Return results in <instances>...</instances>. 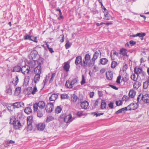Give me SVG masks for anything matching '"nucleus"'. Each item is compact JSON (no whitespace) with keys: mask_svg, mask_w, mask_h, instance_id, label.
Wrapping results in <instances>:
<instances>
[{"mask_svg":"<svg viewBox=\"0 0 149 149\" xmlns=\"http://www.w3.org/2000/svg\"><path fill=\"white\" fill-rule=\"evenodd\" d=\"M34 72L36 74L34 76V81L36 84L39 81L40 78V74L41 72L40 67H38L35 68L34 69Z\"/></svg>","mask_w":149,"mask_h":149,"instance_id":"f257e3e1","label":"nucleus"},{"mask_svg":"<svg viewBox=\"0 0 149 149\" xmlns=\"http://www.w3.org/2000/svg\"><path fill=\"white\" fill-rule=\"evenodd\" d=\"M91 56L88 54H86L84 59L83 61V63H81V65L82 66L86 67L87 65L88 67L93 66L94 65H89L90 63L91 62Z\"/></svg>","mask_w":149,"mask_h":149,"instance_id":"f03ea898","label":"nucleus"},{"mask_svg":"<svg viewBox=\"0 0 149 149\" xmlns=\"http://www.w3.org/2000/svg\"><path fill=\"white\" fill-rule=\"evenodd\" d=\"M77 79L76 78H75L71 81H67L65 84V86L68 88H71L75 85L77 84Z\"/></svg>","mask_w":149,"mask_h":149,"instance_id":"7ed1b4c3","label":"nucleus"},{"mask_svg":"<svg viewBox=\"0 0 149 149\" xmlns=\"http://www.w3.org/2000/svg\"><path fill=\"white\" fill-rule=\"evenodd\" d=\"M101 53L100 50H99L96 51L93 54L92 58L91 60L89 65H94L95 61L97 59L99 55H101Z\"/></svg>","mask_w":149,"mask_h":149,"instance_id":"20e7f679","label":"nucleus"},{"mask_svg":"<svg viewBox=\"0 0 149 149\" xmlns=\"http://www.w3.org/2000/svg\"><path fill=\"white\" fill-rule=\"evenodd\" d=\"M54 107L53 104L52 103H49L47 104L45 109L47 112H51L53 111Z\"/></svg>","mask_w":149,"mask_h":149,"instance_id":"39448f33","label":"nucleus"},{"mask_svg":"<svg viewBox=\"0 0 149 149\" xmlns=\"http://www.w3.org/2000/svg\"><path fill=\"white\" fill-rule=\"evenodd\" d=\"M13 108L14 109L18 108L20 107H24V103L22 102H16L12 104Z\"/></svg>","mask_w":149,"mask_h":149,"instance_id":"423d86ee","label":"nucleus"},{"mask_svg":"<svg viewBox=\"0 0 149 149\" xmlns=\"http://www.w3.org/2000/svg\"><path fill=\"white\" fill-rule=\"evenodd\" d=\"M30 71V67L28 65H24L21 68V72L24 74H28Z\"/></svg>","mask_w":149,"mask_h":149,"instance_id":"0eeeda50","label":"nucleus"},{"mask_svg":"<svg viewBox=\"0 0 149 149\" xmlns=\"http://www.w3.org/2000/svg\"><path fill=\"white\" fill-rule=\"evenodd\" d=\"M127 107V110H134L138 108L137 104L131 103Z\"/></svg>","mask_w":149,"mask_h":149,"instance_id":"6e6552de","label":"nucleus"},{"mask_svg":"<svg viewBox=\"0 0 149 149\" xmlns=\"http://www.w3.org/2000/svg\"><path fill=\"white\" fill-rule=\"evenodd\" d=\"M13 125L15 129H19L22 127V125L19 121L17 120L15 121H14Z\"/></svg>","mask_w":149,"mask_h":149,"instance_id":"1a4fd4ad","label":"nucleus"},{"mask_svg":"<svg viewBox=\"0 0 149 149\" xmlns=\"http://www.w3.org/2000/svg\"><path fill=\"white\" fill-rule=\"evenodd\" d=\"M73 120V119L72 118L70 114L66 116L64 118V121L66 123H69L72 121Z\"/></svg>","mask_w":149,"mask_h":149,"instance_id":"9d476101","label":"nucleus"},{"mask_svg":"<svg viewBox=\"0 0 149 149\" xmlns=\"http://www.w3.org/2000/svg\"><path fill=\"white\" fill-rule=\"evenodd\" d=\"M37 54V52L36 50H33L31 52L29 56V57L30 59L33 60L35 59Z\"/></svg>","mask_w":149,"mask_h":149,"instance_id":"9b49d317","label":"nucleus"},{"mask_svg":"<svg viewBox=\"0 0 149 149\" xmlns=\"http://www.w3.org/2000/svg\"><path fill=\"white\" fill-rule=\"evenodd\" d=\"M70 62L68 61L65 62L64 63V65L63 67L64 70L66 72H68L69 70L70 67Z\"/></svg>","mask_w":149,"mask_h":149,"instance_id":"f8f14e48","label":"nucleus"},{"mask_svg":"<svg viewBox=\"0 0 149 149\" xmlns=\"http://www.w3.org/2000/svg\"><path fill=\"white\" fill-rule=\"evenodd\" d=\"M134 72L137 75V77L140 75V74H141V72H143V70L142 68L135 67L134 70Z\"/></svg>","mask_w":149,"mask_h":149,"instance_id":"ddd939ff","label":"nucleus"},{"mask_svg":"<svg viewBox=\"0 0 149 149\" xmlns=\"http://www.w3.org/2000/svg\"><path fill=\"white\" fill-rule=\"evenodd\" d=\"M106 77L107 79L111 80L113 78V74L112 72L108 71L106 73Z\"/></svg>","mask_w":149,"mask_h":149,"instance_id":"4468645a","label":"nucleus"},{"mask_svg":"<svg viewBox=\"0 0 149 149\" xmlns=\"http://www.w3.org/2000/svg\"><path fill=\"white\" fill-rule=\"evenodd\" d=\"M81 63H83L82 62V57L81 56H77L76 58L75 61V64L76 65H78Z\"/></svg>","mask_w":149,"mask_h":149,"instance_id":"2eb2a0df","label":"nucleus"},{"mask_svg":"<svg viewBox=\"0 0 149 149\" xmlns=\"http://www.w3.org/2000/svg\"><path fill=\"white\" fill-rule=\"evenodd\" d=\"M127 49L124 48H122L120 51V54L122 55L123 56H128L127 52Z\"/></svg>","mask_w":149,"mask_h":149,"instance_id":"dca6fc26","label":"nucleus"},{"mask_svg":"<svg viewBox=\"0 0 149 149\" xmlns=\"http://www.w3.org/2000/svg\"><path fill=\"white\" fill-rule=\"evenodd\" d=\"M37 127L38 130L42 131L45 128V125L43 123H40L37 125Z\"/></svg>","mask_w":149,"mask_h":149,"instance_id":"f3484780","label":"nucleus"},{"mask_svg":"<svg viewBox=\"0 0 149 149\" xmlns=\"http://www.w3.org/2000/svg\"><path fill=\"white\" fill-rule=\"evenodd\" d=\"M81 106L82 108L86 109L88 106V103L87 101H85L81 103Z\"/></svg>","mask_w":149,"mask_h":149,"instance_id":"a211bd4d","label":"nucleus"},{"mask_svg":"<svg viewBox=\"0 0 149 149\" xmlns=\"http://www.w3.org/2000/svg\"><path fill=\"white\" fill-rule=\"evenodd\" d=\"M58 97V95L56 93H53L49 97V99L50 101H55Z\"/></svg>","mask_w":149,"mask_h":149,"instance_id":"6ab92c4d","label":"nucleus"},{"mask_svg":"<svg viewBox=\"0 0 149 149\" xmlns=\"http://www.w3.org/2000/svg\"><path fill=\"white\" fill-rule=\"evenodd\" d=\"M39 109H43L45 107V104L43 101H39L38 103Z\"/></svg>","mask_w":149,"mask_h":149,"instance_id":"aec40b11","label":"nucleus"},{"mask_svg":"<svg viewBox=\"0 0 149 149\" xmlns=\"http://www.w3.org/2000/svg\"><path fill=\"white\" fill-rule=\"evenodd\" d=\"M136 95V92L134 90L132 89L130 91L129 93V95L130 97L133 98Z\"/></svg>","mask_w":149,"mask_h":149,"instance_id":"412c9836","label":"nucleus"},{"mask_svg":"<svg viewBox=\"0 0 149 149\" xmlns=\"http://www.w3.org/2000/svg\"><path fill=\"white\" fill-rule=\"evenodd\" d=\"M36 61L33 60L31 61L29 63V65L30 68H34L36 65Z\"/></svg>","mask_w":149,"mask_h":149,"instance_id":"4be33fe9","label":"nucleus"},{"mask_svg":"<svg viewBox=\"0 0 149 149\" xmlns=\"http://www.w3.org/2000/svg\"><path fill=\"white\" fill-rule=\"evenodd\" d=\"M127 107H125L124 108H121L118 111H116V114H118L119 113H122L123 112H124L125 111H127Z\"/></svg>","mask_w":149,"mask_h":149,"instance_id":"5701e85b","label":"nucleus"},{"mask_svg":"<svg viewBox=\"0 0 149 149\" xmlns=\"http://www.w3.org/2000/svg\"><path fill=\"white\" fill-rule=\"evenodd\" d=\"M108 61V60L105 58H102L100 60V63L102 65L106 64Z\"/></svg>","mask_w":149,"mask_h":149,"instance_id":"b1692460","label":"nucleus"},{"mask_svg":"<svg viewBox=\"0 0 149 149\" xmlns=\"http://www.w3.org/2000/svg\"><path fill=\"white\" fill-rule=\"evenodd\" d=\"M144 95L143 94H140L138 97L137 98V101L138 102H141V101H143L144 100Z\"/></svg>","mask_w":149,"mask_h":149,"instance_id":"393cba45","label":"nucleus"},{"mask_svg":"<svg viewBox=\"0 0 149 149\" xmlns=\"http://www.w3.org/2000/svg\"><path fill=\"white\" fill-rule=\"evenodd\" d=\"M107 107V104L105 101L102 100L101 104V109H106Z\"/></svg>","mask_w":149,"mask_h":149,"instance_id":"a878e982","label":"nucleus"},{"mask_svg":"<svg viewBox=\"0 0 149 149\" xmlns=\"http://www.w3.org/2000/svg\"><path fill=\"white\" fill-rule=\"evenodd\" d=\"M24 111L26 114H29L32 112V110L31 107H26L25 108Z\"/></svg>","mask_w":149,"mask_h":149,"instance_id":"bb28decb","label":"nucleus"},{"mask_svg":"<svg viewBox=\"0 0 149 149\" xmlns=\"http://www.w3.org/2000/svg\"><path fill=\"white\" fill-rule=\"evenodd\" d=\"M143 101L149 104V94H146L144 95Z\"/></svg>","mask_w":149,"mask_h":149,"instance_id":"cd10ccee","label":"nucleus"},{"mask_svg":"<svg viewBox=\"0 0 149 149\" xmlns=\"http://www.w3.org/2000/svg\"><path fill=\"white\" fill-rule=\"evenodd\" d=\"M27 124L31 125L33 121V117L30 116L27 117Z\"/></svg>","mask_w":149,"mask_h":149,"instance_id":"c85d7f7f","label":"nucleus"},{"mask_svg":"<svg viewBox=\"0 0 149 149\" xmlns=\"http://www.w3.org/2000/svg\"><path fill=\"white\" fill-rule=\"evenodd\" d=\"M21 88L20 87L17 88L15 90L14 94L16 95H18L21 92Z\"/></svg>","mask_w":149,"mask_h":149,"instance_id":"c756f323","label":"nucleus"},{"mask_svg":"<svg viewBox=\"0 0 149 149\" xmlns=\"http://www.w3.org/2000/svg\"><path fill=\"white\" fill-rule=\"evenodd\" d=\"M21 68L19 66H15L13 69V72H20L21 71Z\"/></svg>","mask_w":149,"mask_h":149,"instance_id":"7c9ffc66","label":"nucleus"},{"mask_svg":"<svg viewBox=\"0 0 149 149\" xmlns=\"http://www.w3.org/2000/svg\"><path fill=\"white\" fill-rule=\"evenodd\" d=\"M54 120V118L52 116H48L46 119V121L47 123H48L51 121Z\"/></svg>","mask_w":149,"mask_h":149,"instance_id":"2f4dec72","label":"nucleus"},{"mask_svg":"<svg viewBox=\"0 0 149 149\" xmlns=\"http://www.w3.org/2000/svg\"><path fill=\"white\" fill-rule=\"evenodd\" d=\"M38 63V65L36 66V68H37L38 67H40L41 69V71H42V68L41 67V65L43 63L41 59H39L37 61Z\"/></svg>","mask_w":149,"mask_h":149,"instance_id":"473e14b6","label":"nucleus"},{"mask_svg":"<svg viewBox=\"0 0 149 149\" xmlns=\"http://www.w3.org/2000/svg\"><path fill=\"white\" fill-rule=\"evenodd\" d=\"M18 76H16L15 78L13 80V81H12V82L14 86H16L18 82Z\"/></svg>","mask_w":149,"mask_h":149,"instance_id":"72a5a7b5","label":"nucleus"},{"mask_svg":"<svg viewBox=\"0 0 149 149\" xmlns=\"http://www.w3.org/2000/svg\"><path fill=\"white\" fill-rule=\"evenodd\" d=\"M77 97L76 95L73 94L71 97V101L73 102H75L77 99Z\"/></svg>","mask_w":149,"mask_h":149,"instance_id":"f704fd0d","label":"nucleus"},{"mask_svg":"<svg viewBox=\"0 0 149 149\" xmlns=\"http://www.w3.org/2000/svg\"><path fill=\"white\" fill-rule=\"evenodd\" d=\"M62 109V108L60 106H58L55 109V112L57 113H60Z\"/></svg>","mask_w":149,"mask_h":149,"instance_id":"c9c22d12","label":"nucleus"},{"mask_svg":"<svg viewBox=\"0 0 149 149\" xmlns=\"http://www.w3.org/2000/svg\"><path fill=\"white\" fill-rule=\"evenodd\" d=\"M118 63L117 62L114 61H113L111 63V67L112 68H114L116 67Z\"/></svg>","mask_w":149,"mask_h":149,"instance_id":"e433bc0d","label":"nucleus"},{"mask_svg":"<svg viewBox=\"0 0 149 149\" xmlns=\"http://www.w3.org/2000/svg\"><path fill=\"white\" fill-rule=\"evenodd\" d=\"M104 18L106 20H109L110 19V18H112L108 13L104 14Z\"/></svg>","mask_w":149,"mask_h":149,"instance_id":"4c0bfd02","label":"nucleus"},{"mask_svg":"<svg viewBox=\"0 0 149 149\" xmlns=\"http://www.w3.org/2000/svg\"><path fill=\"white\" fill-rule=\"evenodd\" d=\"M33 109L34 111H37L38 107H39L37 103H36L34 104L33 105Z\"/></svg>","mask_w":149,"mask_h":149,"instance_id":"58836bf2","label":"nucleus"},{"mask_svg":"<svg viewBox=\"0 0 149 149\" xmlns=\"http://www.w3.org/2000/svg\"><path fill=\"white\" fill-rule=\"evenodd\" d=\"M146 34L144 33H137L136 34V36L139 37H143L146 36Z\"/></svg>","mask_w":149,"mask_h":149,"instance_id":"ea45409f","label":"nucleus"},{"mask_svg":"<svg viewBox=\"0 0 149 149\" xmlns=\"http://www.w3.org/2000/svg\"><path fill=\"white\" fill-rule=\"evenodd\" d=\"M138 77L137 76V77H136V75L135 74H132L131 77V79L134 81H136Z\"/></svg>","mask_w":149,"mask_h":149,"instance_id":"a19ab883","label":"nucleus"},{"mask_svg":"<svg viewBox=\"0 0 149 149\" xmlns=\"http://www.w3.org/2000/svg\"><path fill=\"white\" fill-rule=\"evenodd\" d=\"M31 38H32V36L26 35L24 36V39L25 40H31Z\"/></svg>","mask_w":149,"mask_h":149,"instance_id":"79ce46f5","label":"nucleus"},{"mask_svg":"<svg viewBox=\"0 0 149 149\" xmlns=\"http://www.w3.org/2000/svg\"><path fill=\"white\" fill-rule=\"evenodd\" d=\"M38 91V90L37 88V87L36 86V84L35 85L33 89L31 92V93L33 95H34L36 93V92H37Z\"/></svg>","mask_w":149,"mask_h":149,"instance_id":"37998d69","label":"nucleus"},{"mask_svg":"<svg viewBox=\"0 0 149 149\" xmlns=\"http://www.w3.org/2000/svg\"><path fill=\"white\" fill-rule=\"evenodd\" d=\"M71 45V44L69 41H68L66 43L65 46L66 49H68Z\"/></svg>","mask_w":149,"mask_h":149,"instance_id":"c03bdc74","label":"nucleus"},{"mask_svg":"<svg viewBox=\"0 0 149 149\" xmlns=\"http://www.w3.org/2000/svg\"><path fill=\"white\" fill-rule=\"evenodd\" d=\"M111 53L113 54V55H115L117 57L119 56V54L118 52L114 50H113L111 51Z\"/></svg>","mask_w":149,"mask_h":149,"instance_id":"a18cd8bd","label":"nucleus"},{"mask_svg":"<svg viewBox=\"0 0 149 149\" xmlns=\"http://www.w3.org/2000/svg\"><path fill=\"white\" fill-rule=\"evenodd\" d=\"M68 95L66 94H62L61 95V99H64L68 98Z\"/></svg>","mask_w":149,"mask_h":149,"instance_id":"49530a36","label":"nucleus"},{"mask_svg":"<svg viewBox=\"0 0 149 149\" xmlns=\"http://www.w3.org/2000/svg\"><path fill=\"white\" fill-rule=\"evenodd\" d=\"M128 68V65L124 63L123 67V71H125Z\"/></svg>","mask_w":149,"mask_h":149,"instance_id":"de8ad7c7","label":"nucleus"},{"mask_svg":"<svg viewBox=\"0 0 149 149\" xmlns=\"http://www.w3.org/2000/svg\"><path fill=\"white\" fill-rule=\"evenodd\" d=\"M149 83L147 81H145L143 83V88L144 89H146L149 85L148 83Z\"/></svg>","mask_w":149,"mask_h":149,"instance_id":"09e8293b","label":"nucleus"},{"mask_svg":"<svg viewBox=\"0 0 149 149\" xmlns=\"http://www.w3.org/2000/svg\"><path fill=\"white\" fill-rule=\"evenodd\" d=\"M138 84L139 82L137 81L135 82L133 85L134 88L136 89L138 88L139 87Z\"/></svg>","mask_w":149,"mask_h":149,"instance_id":"8fccbe9b","label":"nucleus"},{"mask_svg":"<svg viewBox=\"0 0 149 149\" xmlns=\"http://www.w3.org/2000/svg\"><path fill=\"white\" fill-rule=\"evenodd\" d=\"M121 76L120 75H119L117 77L116 82L118 84H120V80L121 79Z\"/></svg>","mask_w":149,"mask_h":149,"instance_id":"3c124183","label":"nucleus"},{"mask_svg":"<svg viewBox=\"0 0 149 149\" xmlns=\"http://www.w3.org/2000/svg\"><path fill=\"white\" fill-rule=\"evenodd\" d=\"M37 38L36 37H34L32 36V38H31V40H30L33 41L34 42L37 43L38 41L37 40Z\"/></svg>","mask_w":149,"mask_h":149,"instance_id":"603ef678","label":"nucleus"},{"mask_svg":"<svg viewBox=\"0 0 149 149\" xmlns=\"http://www.w3.org/2000/svg\"><path fill=\"white\" fill-rule=\"evenodd\" d=\"M142 77V79H143L144 78V77L146 75V73L145 72L143 71L140 74Z\"/></svg>","mask_w":149,"mask_h":149,"instance_id":"864d4df0","label":"nucleus"},{"mask_svg":"<svg viewBox=\"0 0 149 149\" xmlns=\"http://www.w3.org/2000/svg\"><path fill=\"white\" fill-rule=\"evenodd\" d=\"M37 116L39 117H41L43 116V114L42 112L40 111H38L37 112Z\"/></svg>","mask_w":149,"mask_h":149,"instance_id":"5fc2aeb1","label":"nucleus"},{"mask_svg":"<svg viewBox=\"0 0 149 149\" xmlns=\"http://www.w3.org/2000/svg\"><path fill=\"white\" fill-rule=\"evenodd\" d=\"M86 83V81L85 79L84 76L83 75H82V80L81 81V84L83 85L85 84Z\"/></svg>","mask_w":149,"mask_h":149,"instance_id":"6e6d98bb","label":"nucleus"},{"mask_svg":"<svg viewBox=\"0 0 149 149\" xmlns=\"http://www.w3.org/2000/svg\"><path fill=\"white\" fill-rule=\"evenodd\" d=\"M32 127L31 125L27 124V131L31 130L32 129Z\"/></svg>","mask_w":149,"mask_h":149,"instance_id":"4d7b16f0","label":"nucleus"},{"mask_svg":"<svg viewBox=\"0 0 149 149\" xmlns=\"http://www.w3.org/2000/svg\"><path fill=\"white\" fill-rule=\"evenodd\" d=\"M77 116H81L83 115V112L81 111H79L77 113Z\"/></svg>","mask_w":149,"mask_h":149,"instance_id":"13d9d810","label":"nucleus"},{"mask_svg":"<svg viewBox=\"0 0 149 149\" xmlns=\"http://www.w3.org/2000/svg\"><path fill=\"white\" fill-rule=\"evenodd\" d=\"M6 93L8 94H9L10 95L12 94V91L11 89L10 88H8L6 90Z\"/></svg>","mask_w":149,"mask_h":149,"instance_id":"bf43d9fd","label":"nucleus"},{"mask_svg":"<svg viewBox=\"0 0 149 149\" xmlns=\"http://www.w3.org/2000/svg\"><path fill=\"white\" fill-rule=\"evenodd\" d=\"M108 106L109 108L111 109H113V103L111 102L108 104Z\"/></svg>","mask_w":149,"mask_h":149,"instance_id":"052dcab7","label":"nucleus"},{"mask_svg":"<svg viewBox=\"0 0 149 149\" xmlns=\"http://www.w3.org/2000/svg\"><path fill=\"white\" fill-rule=\"evenodd\" d=\"M56 75V73H52V77L50 79V81H52L53 80L54 77Z\"/></svg>","mask_w":149,"mask_h":149,"instance_id":"680f3d73","label":"nucleus"},{"mask_svg":"<svg viewBox=\"0 0 149 149\" xmlns=\"http://www.w3.org/2000/svg\"><path fill=\"white\" fill-rule=\"evenodd\" d=\"M116 104L118 106H120L122 104V102L120 100L116 101Z\"/></svg>","mask_w":149,"mask_h":149,"instance_id":"e2e57ef3","label":"nucleus"},{"mask_svg":"<svg viewBox=\"0 0 149 149\" xmlns=\"http://www.w3.org/2000/svg\"><path fill=\"white\" fill-rule=\"evenodd\" d=\"M109 86L110 87H111V88H113V89H115L116 90H117L118 89V88H117L116 87V86H114L113 85H109Z\"/></svg>","mask_w":149,"mask_h":149,"instance_id":"0e129e2a","label":"nucleus"},{"mask_svg":"<svg viewBox=\"0 0 149 149\" xmlns=\"http://www.w3.org/2000/svg\"><path fill=\"white\" fill-rule=\"evenodd\" d=\"M99 99H97L95 101V102L94 103V105L95 107L98 105L99 104Z\"/></svg>","mask_w":149,"mask_h":149,"instance_id":"69168bd1","label":"nucleus"},{"mask_svg":"<svg viewBox=\"0 0 149 149\" xmlns=\"http://www.w3.org/2000/svg\"><path fill=\"white\" fill-rule=\"evenodd\" d=\"M132 45H135L136 43L135 42L133 41V40H130L129 42Z\"/></svg>","mask_w":149,"mask_h":149,"instance_id":"338daca9","label":"nucleus"},{"mask_svg":"<svg viewBox=\"0 0 149 149\" xmlns=\"http://www.w3.org/2000/svg\"><path fill=\"white\" fill-rule=\"evenodd\" d=\"M94 93L93 92H91L89 94V95L91 98H92L94 96Z\"/></svg>","mask_w":149,"mask_h":149,"instance_id":"774afa93","label":"nucleus"}]
</instances>
